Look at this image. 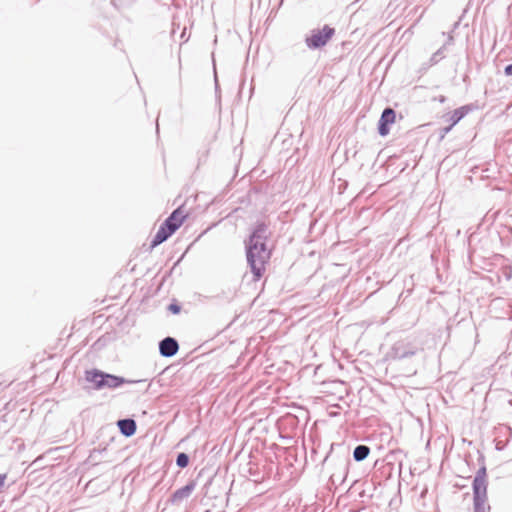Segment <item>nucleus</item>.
Instances as JSON below:
<instances>
[{"mask_svg": "<svg viewBox=\"0 0 512 512\" xmlns=\"http://www.w3.org/2000/svg\"><path fill=\"white\" fill-rule=\"evenodd\" d=\"M267 225L259 223L250 237L247 247V262L254 276V281H258L266 271L272 250L266 246Z\"/></svg>", "mask_w": 512, "mask_h": 512, "instance_id": "f257e3e1", "label": "nucleus"}, {"mask_svg": "<svg viewBox=\"0 0 512 512\" xmlns=\"http://www.w3.org/2000/svg\"><path fill=\"white\" fill-rule=\"evenodd\" d=\"M188 213L183 206L174 210L171 215L162 223L152 241V247H155L166 241L174 234L187 219Z\"/></svg>", "mask_w": 512, "mask_h": 512, "instance_id": "f03ea898", "label": "nucleus"}, {"mask_svg": "<svg viewBox=\"0 0 512 512\" xmlns=\"http://www.w3.org/2000/svg\"><path fill=\"white\" fill-rule=\"evenodd\" d=\"M335 30L329 26H324L321 30H314L306 39L309 48L316 49L325 46L334 35Z\"/></svg>", "mask_w": 512, "mask_h": 512, "instance_id": "7ed1b4c3", "label": "nucleus"}, {"mask_svg": "<svg viewBox=\"0 0 512 512\" xmlns=\"http://www.w3.org/2000/svg\"><path fill=\"white\" fill-rule=\"evenodd\" d=\"M486 470L482 468L478 471L473 481V490L475 501H479L486 496Z\"/></svg>", "mask_w": 512, "mask_h": 512, "instance_id": "20e7f679", "label": "nucleus"}, {"mask_svg": "<svg viewBox=\"0 0 512 512\" xmlns=\"http://www.w3.org/2000/svg\"><path fill=\"white\" fill-rule=\"evenodd\" d=\"M396 121L395 111L391 108H386L379 120L378 131L381 136H386L389 134L390 129L389 125L394 124Z\"/></svg>", "mask_w": 512, "mask_h": 512, "instance_id": "39448f33", "label": "nucleus"}, {"mask_svg": "<svg viewBox=\"0 0 512 512\" xmlns=\"http://www.w3.org/2000/svg\"><path fill=\"white\" fill-rule=\"evenodd\" d=\"M179 349L175 339L167 337L160 342V353L165 357H171L177 353Z\"/></svg>", "mask_w": 512, "mask_h": 512, "instance_id": "423d86ee", "label": "nucleus"}, {"mask_svg": "<svg viewBox=\"0 0 512 512\" xmlns=\"http://www.w3.org/2000/svg\"><path fill=\"white\" fill-rule=\"evenodd\" d=\"M194 487V483H189L186 486L176 490L171 496V501L173 503H179L182 500L188 498L191 492L194 490Z\"/></svg>", "mask_w": 512, "mask_h": 512, "instance_id": "0eeeda50", "label": "nucleus"}, {"mask_svg": "<svg viewBox=\"0 0 512 512\" xmlns=\"http://www.w3.org/2000/svg\"><path fill=\"white\" fill-rule=\"evenodd\" d=\"M118 427L125 436H131L136 431V423L131 419H124L118 421Z\"/></svg>", "mask_w": 512, "mask_h": 512, "instance_id": "6e6552de", "label": "nucleus"}, {"mask_svg": "<svg viewBox=\"0 0 512 512\" xmlns=\"http://www.w3.org/2000/svg\"><path fill=\"white\" fill-rule=\"evenodd\" d=\"M466 113H467V109H466L465 107H460V108H458V109H455V110L451 113L450 118H449V120H450L451 124H450V126H449V127L445 128V132H446V133H447V132H449V131H450V129H451V128H452V127H453V126H454L458 121H460V120H461V119L466 115Z\"/></svg>", "mask_w": 512, "mask_h": 512, "instance_id": "1a4fd4ad", "label": "nucleus"}, {"mask_svg": "<svg viewBox=\"0 0 512 512\" xmlns=\"http://www.w3.org/2000/svg\"><path fill=\"white\" fill-rule=\"evenodd\" d=\"M122 380L116 376H112V375H109V374H103V379L100 380L99 382V386L104 387V386H107V387H117L119 386L120 384H122Z\"/></svg>", "mask_w": 512, "mask_h": 512, "instance_id": "9d476101", "label": "nucleus"}, {"mask_svg": "<svg viewBox=\"0 0 512 512\" xmlns=\"http://www.w3.org/2000/svg\"><path fill=\"white\" fill-rule=\"evenodd\" d=\"M369 453V447L365 445H359L354 449L353 456L356 461H362L369 455Z\"/></svg>", "mask_w": 512, "mask_h": 512, "instance_id": "9b49d317", "label": "nucleus"}, {"mask_svg": "<svg viewBox=\"0 0 512 512\" xmlns=\"http://www.w3.org/2000/svg\"><path fill=\"white\" fill-rule=\"evenodd\" d=\"M86 379L95 383L96 388H101V386H99V382L103 379V373L99 371H88L86 373Z\"/></svg>", "mask_w": 512, "mask_h": 512, "instance_id": "f8f14e48", "label": "nucleus"}, {"mask_svg": "<svg viewBox=\"0 0 512 512\" xmlns=\"http://www.w3.org/2000/svg\"><path fill=\"white\" fill-rule=\"evenodd\" d=\"M176 463H177V465L179 467L185 468L188 465V463H189V458H188V456L185 453H180L177 456Z\"/></svg>", "mask_w": 512, "mask_h": 512, "instance_id": "ddd939ff", "label": "nucleus"}, {"mask_svg": "<svg viewBox=\"0 0 512 512\" xmlns=\"http://www.w3.org/2000/svg\"><path fill=\"white\" fill-rule=\"evenodd\" d=\"M169 310L174 313V314H177L180 312V307L176 304H170L169 305Z\"/></svg>", "mask_w": 512, "mask_h": 512, "instance_id": "4468645a", "label": "nucleus"}, {"mask_svg": "<svg viewBox=\"0 0 512 512\" xmlns=\"http://www.w3.org/2000/svg\"><path fill=\"white\" fill-rule=\"evenodd\" d=\"M7 479V474H0V489L4 486Z\"/></svg>", "mask_w": 512, "mask_h": 512, "instance_id": "2eb2a0df", "label": "nucleus"}, {"mask_svg": "<svg viewBox=\"0 0 512 512\" xmlns=\"http://www.w3.org/2000/svg\"><path fill=\"white\" fill-rule=\"evenodd\" d=\"M505 74L508 75V76H511L512 75V64L508 65L506 68H505Z\"/></svg>", "mask_w": 512, "mask_h": 512, "instance_id": "dca6fc26", "label": "nucleus"}]
</instances>
